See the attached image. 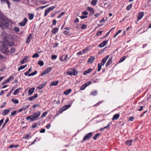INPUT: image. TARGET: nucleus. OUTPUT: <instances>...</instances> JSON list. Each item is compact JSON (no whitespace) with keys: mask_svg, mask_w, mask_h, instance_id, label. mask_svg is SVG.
<instances>
[{"mask_svg":"<svg viewBox=\"0 0 151 151\" xmlns=\"http://www.w3.org/2000/svg\"><path fill=\"white\" fill-rule=\"evenodd\" d=\"M0 19L1 20V22H2L3 24L1 25V27L4 29L6 28L9 25V20L6 17L3 16L0 13Z\"/></svg>","mask_w":151,"mask_h":151,"instance_id":"obj_1","label":"nucleus"},{"mask_svg":"<svg viewBox=\"0 0 151 151\" xmlns=\"http://www.w3.org/2000/svg\"><path fill=\"white\" fill-rule=\"evenodd\" d=\"M40 114V112L39 111L35 112L32 115L27 116L26 119L28 120L30 119V122H33L37 120Z\"/></svg>","mask_w":151,"mask_h":151,"instance_id":"obj_2","label":"nucleus"},{"mask_svg":"<svg viewBox=\"0 0 151 151\" xmlns=\"http://www.w3.org/2000/svg\"><path fill=\"white\" fill-rule=\"evenodd\" d=\"M8 48L7 46L5 44H3V47L0 50L3 54L7 55L9 52V51Z\"/></svg>","mask_w":151,"mask_h":151,"instance_id":"obj_3","label":"nucleus"},{"mask_svg":"<svg viewBox=\"0 0 151 151\" xmlns=\"http://www.w3.org/2000/svg\"><path fill=\"white\" fill-rule=\"evenodd\" d=\"M66 73L67 75L70 76H76L77 74L78 73L75 69L71 68L67 71Z\"/></svg>","mask_w":151,"mask_h":151,"instance_id":"obj_4","label":"nucleus"},{"mask_svg":"<svg viewBox=\"0 0 151 151\" xmlns=\"http://www.w3.org/2000/svg\"><path fill=\"white\" fill-rule=\"evenodd\" d=\"M92 132H90L87 134L85 136H84L82 141V142H84L85 140H89L91 137L92 136Z\"/></svg>","mask_w":151,"mask_h":151,"instance_id":"obj_5","label":"nucleus"},{"mask_svg":"<svg viewBox=\"0 0 151 151\" xmlns=\"http://www.w3.org/2000/svg\"><path fill=\"white\" fill-rule=\"evenodd\" d=\"M51 67L46 68L44 71L40 75V76H42L50 73L52 70Z\"/></svg>","mask_w":151,"mask_h":151,"instance_id":"obj_6","label":"nucleus"},{"mask_svg":"<svg viewBox=\"0 0 151 151\" xmlns=\"http://www.w3.org/2000/svg\"><path fill=\"white\" fill-rule=\"evenodd\" d=\"M27 21V18H24L23 21L19 23V24L20 26H24L25 25Z\"/></svg>","mask_w":151,"mask_h":151,"instance_id":"obj_7","label":"nucleus"},{"mask_svg":"<svg viewBox=\"0 0 151 151\" xmlns=\"http://www.w3.org/2000/svg\"><path fill=\"white\" fill-rule=\"evenodd\" d=\"M108 40H105L101 42L99 45V47H104L107 45L108 42Z\"/></svg>","mask_w":151,"mask_h":151,"instance_id":"obj_8","label":"nucleus"},{"mask_svg":"<svg viewBox=\"0 0 151 151\" xmlns=\"http://www.w3.org/2000/svg\"><path fill=\"white\" fill-rule=\"evenodd\" d=\"M4 43L6 45H7L10 47H11L13 45V43L11 42H9L8 41L6 40V38H5V40H4Z\"/></svg>","mask_w":151,"mask_h":151,"instance_id":"obj_9","label":"nucleus"},{"mask_svg":"<svg viewBox=\"0 0 151 151\" xmlns=\"http://www.w3.org/2000/svg\"><path fill=\"white\" fill-rule=\"evenodd\" d=\"M1 3L2 4L4 3H6L8 5V8H10V6L11 4V3L8 0H1Z\"/></svg>","mask_w":151,"mask_h":151,"instance_id":"obj_10","label":"nucleus"},{"mask_svg":"<svg viewBox=\"0 0 151 151\" xmlns=\"http://www.w3.org/2000/svg\"><path fill=\"white\" fill-rule=\"evenodd\" d=\"M109 57V56L108 55H107L105 56V57L102 60L101 64L102 65H104L106 61L107 60V59Z\"/></svg>","mask_w":151,"mask_h":151,"instance_id":"obj_11","label":"nucleus"},{"mask_svg":"<svg viewBox=\"0 0 151 151\" xmlns=\"http://www.w3.org/2000/svg\"><path fill=\"white\" fill-rule=\"evenodd\" d=\"M144 15V13L143 12H141L138 14L137 17V21L141 19Z\"/></svg>","mask_w":151,"mask_h":151,"instance_id":"obj_12","label":"nucleus"},{"mask_svg":"<svg viewBox=\"0 0 151 151\" xmlns=\"http://www.w3.org/2000/svg\"><path fill=\"white\" fill-rule=\"evenodd\" d=\"M32 34H30L28 35L27 38L26 42L27 43H29L30 42V39H32Z\"/></svg>","mask_w":151,"mask_h":151,"instance_id":"obj_13","label":"nucleus"},{"mask_svg":"<svg viewBox=\"0 0 151 151\" xmlns=\"http://www.w3.org/2000/svg\"><path fill=\"white\" fill-rule=\"evenodd\" d=\"M35 90L34 88H30L28 91V95L29 96L31 95L34 92Z\"/></svg>","mask_w":151,"mask_h":151,"instance_id":"obj_14","label":"nucleus"},{"mask_svg":"<svg viewBox=\"0 0 151 151\" xmlns=\"http://www.w3.org/2000/svg\"><path fill=\"white\" fill-rule=\"evenodd\" d=\"M28 58V57L27 56H25L23 59L21 61V63L22 64H23L25 63V62L27 60Z\"/></svg>","mask_w":151,"mask_h":151,"instance_id":"obj_15","label":"nucleus"},{"mask_svg":"<svg viewBox=\"0 0 151 151\" xmlns=\"http://www.w3.org/2000/svg\"><path fill=\"white\" fill-rule=\"evenodd\" d=\"M38 96V94L37 93H36L33 96L30 97H29L28 99L29 100L31 101L33 100L34 99L36 98Z\"/></svg>","mask_w":151,"mask_h":151,"instance_id":"obj_16","label":"nucleus"},{"mask_svg":"<svg viewBox=\"0 0 151 151\" xmlns=\"http://www.w3.org/2000/svg\"><path fill=\"white\" fill-rule=\"evenodd\" d=\"M119 114H116L113 116L112 120H117L119 118Z\"/></svg>","mask_w":151,"mask_h":151,"instance_id":"obj_17","label":"nucleus"},{"mask_svg":"<svg viewBox=\"0 0 151 151\" xmlns=\"http://www.w3.org/2000/svg\"><path fill=\"white\" fill-rule=\"evenodd\" d=\"M95 59V58L94 57L91 56L88 59V63H92Z\"/></svg>","mask_w":151,"mask_h":151,"instance_id":"obj_18","label":"nucleus"},{"mask_svg":"<svg viewBox=\"0 0 151 151\" xmlns=\"http://www.w3.org/2000/svg\"><path fill=\"white\" fill-rule=\"evenodd\" d=\"M93 70V69L91 68H89L88 69L85 70L83 73L84 75H86V74L89 73L91 71Z\"/></svg>","mask_w":151,"mask_h":151,"instance_id":"obj_19","label":"nucleus"},{"mask_svg":"<svg viewBox=\"0 0 151 151\" xmlns=\"http://www.w3.org/2000/svg\"><path fill=\"white\" fill-rule=\"evenodd\" d=\"M112 61V58H110L106 65V67L108 66L111 63Z\"/></svg>","mask_w":151,"mask_h":151,"instance_id":"obj_20","label":"nucleus"},{"mask_svg":"<svg viewBox=\"0 0 151 151\" xmlns=\"http://www.w3.org/2000/svg\"><path fill=\"white\" fill-rule=\"evenodd\" d=\"M58 29L57 28H53L51 30L52 34H55L58 32Z\"/></svg>","mask_w":151,"mask_h":151,"instance_id":"obj_21","label":"nucleus"},{"mask_svg":"<svg viewBox=\"0 0 151 151\" xmlns=\"http://www.w3.org/2000/svg\"><path fill=\"white\" fill-rule=\"evenodd\" d=\"M22 89V88L20 87L15 90L13 93L14 95H15L18 94L19 91Z\"/></svg>","mask_w":151,"mask_h":151,"instance_id":"obj_22","label":"nucleus"},{"mask_svg":"<svg viewBox=\"0 0 151 151\" xmlns=\"http://www.w3.org/2000/svg\"><path fill=\"white\" fill-rule=\"evenodd\" d=\"M46 83H44L41 84L40 85H39L37 87V88L38 89H42L45 86V85Z\"/></svg>","mask_w":151,"mask_h":151,"instance_id":"obj_23","label":"nucleus"},{"mask_svg":"<svg viewBox=\"0 0 151 151\" xmlns=\"http://www.w3.org/2000/svg\"><path fill=\"white\" fill-rule=\"evenodd\" d=\"M58 81H54L52 82L50 84V86H56L58 84Z\"/></svg>","mask_w":151,"mask_h":151,"instance_id":"obj_24","label":"nucleus"},{"mask_svg":"<svg viewBox=\"0 0 151 151\" xmlns=\"http://www.w3.org/2000/svg\"><path fill=\"white\" fill-rule=\"evenodd\" d=\"M9 110L5 109L3 111L2 114L3 115H6L9 113Z\"/></svg>","mask_w":151,"mask_h":151,"instance_id":"obj_25","label":"nucleus"},{"mask_svg":"<svg viewBox=\"0 0 151 151\" xmlns=\"http://www.w3.org/2000/svg\"><path fill=\"white\" fill-rule=\"evenodd\" d=\"M71 106V105L70 104L65 105L62 107V109H63L65 110H67Z\"/></svg>","mask_w":151,"mask_h":151,"instance_id":"obj_26","label":"nucleus"},{"mask_svg":"<svg viewBox=\"0 0 151 151\" xmlns=\"http://www.w3.org/2000/svg\"><path fill=\"white\" fill-rule=\"evenodd\" d=\"M97 95V91L96 90H93L92 91L90 95H92L93 96H95Z\"/></svg>","mask_w":151,"mask_h":151,"instance_id":"obj_27","label":"nucleus"},{"mask_svg":"<svg viewBox=\"0 0 151 151\" xmlns=\"http://www.w3.org/2000/svg\"><path fill=\"white\" fill-rule=\"evenodd\" d=\"M71 89H69L65 90L64 93V94L66 95H68L71 92Z\"/></svg>","mask_w":151,"mask_h":151,"instance_id":"obj_28","label":"nucleus"},{"mask_svg":"<svg viewBox=\"0 0 151 151\" xmlns=\"http://www.w3.org/2000/svg\"><path fill=\"white\" fill-rule=\"evenodd\" d=\"M132 141V140H130L129 141H126L125 142V144L128 146H130L131 145V143Z\"/></svg>","mask_w":151,"mask_h":151,"instance_id":"obj_29","label":"nucleus"},{"mask_svg":"<svg viewBox=\"0 0 151 151\" xmlns=\"http://www.w3.org/2000/svg\"><path fill=\"white\" fill-rule=\"evenodd\" d=\"M27 65H24L21 66L18 69V71H19L20 70L24 69V68L27 67Z\"/></svg>","mask_w":151,"mask_h":151,"instance_id":"obj_30","label":"nucleus"},{"mask_svg":"<svg viewBox=\"0 0 151 151\" xmlns=\"http://www.w3.org/2000/svg\"><path fill=\"white\" fill-rule=\"evenodd\" d=\"M28 15L29 19L32 20L33 18L34 17V15L33 14H29Z\"/></svg>","mask_w":151,"mask_h":151,"instance_id":"obj_31","label":"nucleus"},{"mask_svg":"<svg viewBox=\"0 0 151 151\" xmlns=\"http://www.w3.org/2000/svg\"><path fill=\"white\" fill-rule=\"evenodd\" d=\"M87 10L89 11L92 13H94V9L92 8L88 7Z\"/></svg>","mask_w":151,"mask_h":151,"instance_id":"obj_32","label":"nucleus"},{"mask_svg":"<svg viewBox=\"0 0 151 151\" xmlns=\"http://www.w3.org/2000/svg\"><path fill=\"white\" fill-rule=\"evenodd\" d=\"M12 101L14 104H17L19 103V101L18 100L14 99L13 98L12 99Z\"/></svg>","mask_w":151,"mask_h":151,"instance_id":"obj_33","label":"nucleus"},{"mask_svg":"<svg viewBox=\"0 0 151 151\" xmlns=\"http://www.w3.org/2000/svg\"><path fill=\"white\" fill-rule=\"evenodd\" d=\"M30 133H29L27 134H26V135H25L23 137V139H25L28 138H29L30 137Z\"/></svg>","mask_w":151,"mask_h":151,"instance_id":"obj_34","label":"nucleus"},{"mask_svg":"<svg viewBox=\"0 0 151 151\" xmlns=\"http://www.w3.org/2000/svg\"><path fill=\"white\" fill-rule=\"evenodd\" d=\"M97 1V0H92L91 2V4L93 6H95Z\"/></svg>","mask_w":151,"mask_h":151,"instance_id":"obj_35","label":"nucleus"},{"mask_svg":"<svg viewBox=\"0 0 151 151\" xmlns=\"http://www.w3.org/2000/svg\"><path fill=\"white\" fill-rule=\"evenodd\" d=\"M30 105L29 104L27 105H24L22 107V109L23 110H26L27 108H28L29 106Z\"/></svg>","mask_w":151,"mask_h":151,"instance_id":"obj_36","label":"nucleus"},{"mask_svg":"<svg viewBox=\"0 0 151 151\" xmlns=\"http://www.w3.org/2000/svg\"><path fill=\"white\" fill-rule=\"evenodd\" d=\"M100 134L99 133H96V134L93 137V139L95 140H96V139H97V137L99 136V135H100Z\"/></svg>","mask_w":151,"mask_h":151,"instance_id":"obj_37","label":"nucleus"},{"mask_svg":"<svg viewBox=\"0 0 151 151\" xmlns=\"http://www.w3.org/2000/svg\"><path fill=\"white\" fill-rule=\"evenodd\" d=\"M126 57L124 56L121 58L119 61V63H120L123 62L125 60Z\"/></svg>","mask_w":151,"mask_h":151,"instance_id":"obj_38","label":"nucleus"},{"mask_svg":"<svg viewBox=\"0 0 151 151\" xmlns=\"http://www.w3.org/2000/svg\"><path fill=\"white\" fill-rule=\"evenodd\" d=\"M38 64L40 66H42L44 65V63L42 61L40 60L38 62Z\"/></svg>","mask_w":151,"mask_h":151,"instance_id":"obj_39","label":"nucleus"},{"mask_svg":"<svg viewBox=\"0 0 151 151\" xmlns=\"http://www.w3.org/2000/svg\"><path fill=\"white\" fill-rule=\"evenodd\" d=\"M18 146V145H14L12 144L10 145L9 146V147L10 148H11L13 147H17Z\"/></svg>","mask_w":151,"mask_h":151,"instance_id":"obj_40","label":"nucleus"},{"mask_svg":"<svg viewBox=\"0 0 151 151\" xmlns=\"http://www.w3.org/2000/svg\"><path fill=\"white\" fill-rule=\"evenodd\" d=\"M14 78V77L12 76H11L9 77L7 80L9 82L11 81Z\"/></svg>","mask_w":151,"mask_h":151,"instance_id":"obj_41","label":"nucleus"},{"mask_svg":"<svg viewBox=\"0 0 151 151\" xmlns=\"http://www.w3.org/2000/svg\"><path fill=\"white\" fill-rule=\"evenodd\" d=\"M102 65L101 63H99L98 64V71H99L101 69V66Z\"/></svg>","mask_w":151,"mask_h":151,"instance_id":"obj_42","label":"nucleus"},{"mask_svg":"<svg viewBox=\"0 0 151 151\" xmlns=\"http://www.w3.org/2000/svg\"><path fill=\"white\" fill-rule=\"evenodd\" d=\"M55 6H51L49 8L47 9L48 10H49V11H52L55 8Z\"/></svg>","mask_w":151,"mask_h":151,"instance_id":"obj_43","label":"nucleus"},{"mask_svg":"<svg viewBox=\"0 0 151 151\" xmlns=\"http://www.w3.org/2000/svg\"><path fill=\"white\" fill-rule=\"evenodd\" d=\"M48 112L45 111L44 112L42 115L41 117H45L47 114Z\"/></svg>","mask_w":151,"mask_h":151,"instance_id":"obj_44","label":"nucleus"},{"mask_svg":"<svg viewBox=\"0 0 151 151\" xmlns=\"http://www.w3.org/2000/svg\"><path fill=\"white\" fill-rule=\"evenodd\" d=\"M49 12V10H48V9H45V12L44 16H46Z\"/></svg>","mask_w":151,"mask_h":151,"instance_id":"obj_45","label":"nucleus"},{"mask_svg":"<svg viewBox=\"0 0 151 151\" xmlns=\"http://www.w3.org/2000/svg\"><path fill=\"white\" fill-rule=\"evenodd\" d=\"M121 32V30H119L114 35V37L115 38L117 35L120 33Z\"/></svg>","mask_w":151,"mask_h":151,"instance_id":"obj_46","label":"nucleus"},{"mask_svg":"<svg viewBox=\"0 0 151 151\" xmlns=\"http://www.w3.org/2000/svg\"><path fill=\"white\" fill-rule=\"evenodd\" d=\"M132 5L131 4H130L126 8V9L129 10L132 8Z\"/></svg>","mask_w":151,"mask_h":151,"instance_id":"obj_47","label":"nucleus"},{"mask_svg":"<svg viewBox=\"0 0 151 151\" xmlns=\"http://www.w3.org/2000/svg\"><path fill=\"white\" fill-rule=\"evenodd\" d=\"M86 87L85 85L84 84H83L81 87L80 89L81 90H84L85 88Z\"/></svg>","mask_w":151,"mask_h":151,"instance_id":"obj_48","label":"nucleus"},{"mask_svg":"<svg viewBox=\"0 0 151 151\" xmlns=\"http://www.w3.org/2000/svg\"><path fill=\"white\" fill-rule=\"evenodd\" d=\"M39 56V55L37 53H36L33 55L32 57L33 58H35L36 57H38Z\"/></svg>","mask_w":151,"mask_h":151,"instance_id":"obj_49","label":"nucleus"},{"mask_svg":"<svg viewBox=\"0 0 151 151\" xmlns=\"http://www.w3.org/2000/svg\"><path fill=\"white\" fill-rule=\"evenodd\" d=\"M91 83V81H88V82H87L86 83H84L85 85L86 86V87H87L89 85H90Z\"/></svg>","mask_w":151,"mask_h":151,"instance_id":"obj_50","label":"nucleus"},{"mask_svg":"<svg viewBox=\"0 0 151 151\" xmlns=\"http://www.w3.org/2000/svg\"><path fill=\"white\" fill-rule=\"evenodd\" d=\"M17 110H15L14 111H12L11 114L10 115V116H14L15 114H16L17 113Z\"/></svg>","mask_w":151,"mask_h":151,"instance_id":"obj_51","label":"nucleus"},{"mask_svg":"<svg viewBox=\"0 0 151 151\" xmlns=\"http://www.w3.org/2000/svg\"><path fill=\"white\" fill-rule=\"evenodd\" d=\"M14 88H12L11 90L10 91L9 93L6 95V96L7 97L9 96L10 95V94L12 93L13 91L14 90Z\"/></svg>","mask_w":151,"mask_h":151,"instance_id":"obj_52","label":"nucleus"},{"mask_svg":"<svg viewBox=\"0 0 151 151\" xmlns=\"http://www.w3.org/2000/svg\"><path fill=\"white\" fill-rule=\"evenodd\" d=\"M14 30L17 32H19L20 30L19 29L18 27H14Z\"/></svg>","mask_w":151,"mask_h":151,"instance_id":"obj_53","label":"nucleus"},{"mask_svg":"<svg viewBox=\"0 0 151 151\" xmlns=\"http://www.w3.org/2000/svg\"><path fill=\"white\" fill-rule=\"evenodd\" d=\"M87 27V26L86 25H85L84 24H83L82 25L81 28L82 29H84L85 28H86Z\"/></svg>","mask_w":151,"mask_h":151,"instance_id":"obj_54","label":"nucleus"},{"mask_svg":"<svg viewBox=\"0 0 151 151\" xmlns=\"http://www.w3.org/2000/svg\"><path fill=\"white\" fill-rule=\"evenodd\" d=\"M57 57V56L55 55H52L51 57V59L52 60H54Z\"/></svg>","mask_w":151,"mask_h":151,"instance_id":"obj_55","label":"nucleus"},{"mask_svg":"<svg viewBox=\"0 0 151 151\" xmlns=\"http://www.w3.org/2000/svg\"><path fill=\"white\" fill-rule=\"evenodd\" d=\"M103 32V31H99L96 34V35L98 36L99 35H101Z\"/></svg>","mask_w":151,"mask_h":151,"instance_id":"obj_56","label":"nucleus"},{"mask_svg":"<svg viewBox=\"0 0 151 151\" xmlns=\"http://www.w3.org/2000/svg\"><path fill=\"white\" fill-rule=\"evenodd\" d=\"M40 106V104H37L33 105L32 107L33 108H35L37 107Z\"/></svg>","mask_w":151,"mask_h":151,"instance_id":"obj_57","label":"nucleus"},{"mask_svg":"<svg viewBox=\"0 0 151 151\" xmlns=\"http://www.w3.org/2000/svg\"><path fill=\"white\" fill-rule=\"evenodd\" d=\"M64 12H62L61 14H60L58 17V18H60L64 14Z\"/></svg>","mask_w":151,"mask_h":151,"instance_id":"obj_58","label":"nucleus"},{"mask_svg":"<svg viewBox=\"0 0 151 151\" xmlns=\"http://www.w3.org/2000/svg\"><path fill=\"white\" fill-rule=\"evenodd\" d=\"M110 124H111L110 123H109L107 126H106L104 127L103 128V129H107V128L109 127H110Z\"/></svg>","mask_w":151,"mask_h":151,"instance_id":"obj_59","label":"nucleus"},{"mask_svg":"<svg viewBox=\"0 0 151 151\" xmlns=\"http://www.w3.org/2000/svg\"><path fill=\"white\" fill-rule=\"evenodd\" d=\"M102 102H103V101H101L100 102H99L96 104H95V105H94L93 106H98Z\"/></svg>","mask_w":151,"mask_h":151,"instance_id":"obj_60","label":"nucleus"},{"mask_svg":"<svg viewBox=\"0 0 151 151\" xmlns=\"http://www.w3.org/2000/svg\"><path fill=\"white\" fill-rule=\"evenodd\" d=\"M56 20H55V19H54L53 20V21H52V25H55L56 24Z\"/></svg>","mask_w":151,"mask_h":151,"instance_id":"obj_61","label":"nucleus"},{"mask_svg":"<svg viewBox=\"0 0 151 151\" xmlns=\"http://www.w3.org/2000/svg\"><path fill=\"white\" fill-rule=\"evenodd\" d=\"M15 51V49L14 47H12L11 48V52L13 53Z\"/></svg>","mask_w":151,"mask_h":151,"instance_id":"obj_62","label":"nucleus"},{"mask_svg":"<svg viewBox=\"0 0 151 151\" xmlns=\"http://www.w3.org/2000/svg\"><path fill=\"white\" fill-rule=\"evenodd\" d=\"M45 129H42L40 131V133H44L45 132Z\"/></svg>","mask_w":151,"mask_h":151,"instance_id":"obj_63","label":"nucleus"},{"mask_svg":"<svg viewBox=\"0 0 151 151\" xmlns=\"http://www.w3.org/2000/svg\"><path fill=\"white\" fill-rule=\"evenodd\" d=\"M37 123H35L32 126V127L33 128H35L37 126Z\"/></svg>","mask_w":151,"mask_h":151,"instance_id":"obj_64","label":"nucleus"}]
</instances>
